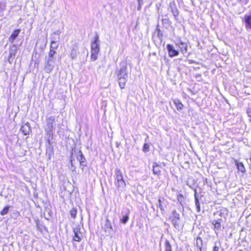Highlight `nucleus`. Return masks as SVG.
Masks as SVG:
<instances>
[{
    "label": "nucleus",
    "instance_id": "nucleus-31",
    "mask_svg": "<svg viewBox=\"0 0 251 251\" xmlns=\"http://www.w3.org/2000/svg\"><path fill=\"white\" fill-rule=\"evenodd\" d=\"M10 207V206H6L5 207H4L2 210L0 212V214L2 216H4L7 214L9 211Z\"/></svg>",
    "mask_w": 251,
    "mask_h": 251
},
{
    "label": "nucleus",
    "instance_id": "nucleus-3",
    "mask_svg": "<svg viewBox=\"0 0 251 251\" xmlns=\"http://www.w3.org/2000/svg\"><path fill=\"white\" fill-rule=\"evenodd\" d=\"M56 61V58L54 56H50L46 58L45 62V69L48 73H50L54 67V64Z\"/></svg>",
    "mask_w": 251,
    "mask_h": 251
},
{
    "label": "nucleus",
    "instance_id": "nucleus-24",
    "mask_svg": "<svg viewBox=\"0 0 251 251\" xmlns=\"http://www.w3.org/2000/svg\"><path fill=\"white\" fill-rule=\"evenodd\" d=\"M115 181H119L123 179L122 171L119 169H116L115 173Z\"/></svg>",
    "mask_w": 251,
    "mask_h": 251
},
{
    "label": "nucleus",
    "instance_id": "nucleus-12",
    "mask_svg": "<svg viewBox=\"0 0 251 251\" xmlns=\"http://www.w3.org/2000/svg\"><path fill=\"white\" fill-rule=\"evenodd\" d=\"M244 22L245 24L246 28L247 30L251 29V11L249 14L244 16Z\"/></svg>",
    "mask_w": 251,
    "mask_h": 251
},
{
    "label": "nucleus",
    "instance_id": "nucleus-34",
    "mask_svg": "<svg viewBox=\"0 0 251 251\" xmlns=\"http://www.w3.org/2000/svg\"><path fill=\"white\" fill-rule=\"evenodd\" d=\"M70 213L71 217L75 219L76 216L77 210L75 208H73L72 210H70Z\"/></svg>",
    "mask_w": 251,
    "mask_h": 251
},
{
    "label": "nucleus",
    "instance_id": "nucleus-42",
    "mask_svg": "<svg viewBox=\"0 0 251 251\" xmlns=\"http://www.w3.org/2000/svg\"><path fill=\"white\" fill-rule=\"evenodd\" d=\"M71 164H72V165H73L72 160H71Z\"/></svg>",
    "mask_w": 251,
    "mask_h": 251
},
{
    "label": "nucleus",
    "instance_id": "nucleus-19",
    "mask_svg": "<svg viewBox=\"0 0 251 251\" xmlns=\"http://www.w3.org/2000/svg\"><path fill=\"white\" fill-rule=\"evenodd\" d=\"M118 79V83L121 89H124L125 87V84L127 81L128 77H117Z\"/></svg>",
    "mask_w": 251,
    "mask_h": 251
},
{
    "label": "nucleus",
    "instance_id": "nucleus-25",
    "mask_svg": "<svg viewBox=\"0 0 251 251\" xmlns=\"http://www.w3.org/2000/svg\"><path fill=\"white\" fill-rule=\"evenodd\" d=\"M58 47V44L55 45V47H54L53 45H50V50L48 54V56H54L56 53L55 49H57Z\"/></svg>",
    "mask_w": 251,
    "mask_h": 251
},
{
    "label": "nucleus",
    "instance_id": "nucleus-29",
    "mask_svg": "<svg viewBox=\"0 0 251 251\" xmlns=\"http://www.w3.org/2000/svg\"><path fill=\"white\" fill-rule=\"evenodd\" d=\"M53 154V147H49L46 149V155L48 156L49 159H50L51 156Z\"/></svg>",
    "mask_w": 251,
    "mask_h": 251
},
{
    "label": "nucleus",
    "instance_id": "nucleus-30",
    "mask_svg": "<svg viewBox=\"0 0 251 251\" xmlns=\"http://www.w3.org/2000/svg\"><path fill=\"white\" fill-rule=\"evenodd\" d=\"M237 167L238 170L239 171H240L243 173L244 172H245V168L244 166L242 163H237Z\"/></svg>",
    "mask_w": 251,
    "mask_h": 251
},
{
    "label": "nucleus",
    "instance_id": "nucleus-37",
    "mask_svg": "<svg viewBox=\"0 0 251 251\" xmlns=\"http://www.w3.org/2000/svg\"><path fill=\"white\" fill-rule=\"evenodd\" d=\"M157 206L160 208L161 211H164V207L162 205V201L161 199H159L158 201Z\"/></svg>",
    "mask_w": 251,
    "mask_h": 251
},
{
    "label": "nucleus",
    "instance_id": "nucleus-36",
    "mask_svg": "<svg viewBox=\"0 0 251 251\" xmlns=\"http://www.w3.org/2000/svg\"><path fill=\"white\" fill-rule=\"evenodd\" d=\"M149 148H150L149 145L147 143H145L143 145V151L145 152L149 151Z\"/></svg>",
    "mask_w": 251,
    "mask_h": 251
},
{
    "label": "nucleus",
    "instance_id": "nucleus-11",
    "mask_svg": "<svg viewBox=\"0 0 251 251\" xmlns=\"http://www.w3.org/2000/svg\"><path fill=\"white\" fill-rule=\"evenodd\" d=\"M104 230L107 235H111L113 231L111 222L108 219L106 220V222L104 225Z\"/></svg>",
    "mask_w": 251,
    "mask_h": 251
},
{
    "label": "nucleus",
    "instance_id": "nucleus-28",
    "mask_svg": "<svg viewBox=\"0 0 251 251\" xmlns=\"http://www.w3.org/2000/svg\"><path fill=\"white\" fill-rule=\"evenodd\" d=\"M196 245L198 248V250L202 251V241L201 238L198 237L196 239Z\"/></svg>",
    "mask_w": 251,
    "mask_h": 251
},
{
    "label": "nucleus",
    "instance_id": "nucleus-8",
    "mask_svg": "<svg viewBox=\"0 0 251 251\" xmlns=\"http://www.w3.org/2000/svg\"><path fill=\"white\" fill-rule=\"evenodd\" d=\"M130 211L128 208H125L122 211V216L120 218L121 222L123 224H126L129 220Z\"/></svg>",
    "mask_w": 251,
    "mask_h": 251
},
{
    "label": "nucleus",
    "instance_id": "nucleus-20",
    "mask_svg": "<svg viewBox=\"0 0 251 251\" xmlns=\"http://www.w3.org/2000/svg\"><path fill=\"white\" fill-rule=\"evenodd\" d=\"M222 220L219 219L217 221H213L212 222V225L214 226V229L215 230V232L216 234H218L217 231H219L221 230V222Z\"/></svg>",
    "mask_w": 251,
    "mask_h": 251
},
{
    "label": "nucleus",
    "instance_id": "nucleus-27",
    "mask_svg": "<svg viewBox=\"0 0 251 251\" xmlns=\"http://www.w3.org/2000/svg\"><path fill=\"white\" fill-rule=\"evenodd\" d=\"M152 171L154 175L159 176L160 174V170L159 168V166L157 165L156 163H154L153 165Z\"/></svg>",
    "mask_w": 251,
    "mask_h": 251
},
{
    "label": "nucleus",
    "instance_id": "nucleus-21",
    "mask_svg": "<svg viewBox=\"0 0 251 251\" xmlns=\"http://www.w3.org/2000/svg\"><path fill=\"white\" fill-rule=\"evenodd\" d=\"M17 47L13 45L12 46L10 47V50H9V59H10V58H14L16 53H17Z\"/></svg>",
    "mask_w": 251,
    "mask_h": 251
},
{
    "label": "nucleus",
    "instance_id": "nucleus-41",
    "mask_svg": "<svg viewBox=\"0 0 251 251\" xmlns=\"http://www.w3.org/2000/svg\"><path fill=\"white\" fill-rule=\"evenodd\" d=\"M218 250H219V248L217 247V246L216 245L214 247V248L213 251H218Z\"/></svg>",
    "mask_w": 251,
    "mask_h": 251
},
{
    "label": "nucleus",
    "instance_id": "nucleus-35",
    "mask_svg": "<svg viewBox=\"0 0 251 251\" xmlns=\"http://www.w3.org/2000/svg\"><path fill=\"white\" fill-rule=\"evenodd\" d=\"M6 8V3L4 1H0V13L5 10Z\"/></svg>",
    "mask_w": 251,
    "mask_h": 251
},
{
    "label": "nucleus",
    "instance_id": "nucleus-38",
    "mask_svg": "<svg viewBox=\"0 0 251 251\" xmlns=\"http://www.w3.org/2000/svg\"><path fill=\"white\" fill-rule=\"evenodd\" d=\"M165 251H171V246L168 241L166 242V249Z\"/></svg>",
    "mask_w": 251,
    "mask_h": 251
},
{
    "label": "nucleus",
    "instance_id": "nucleus-14",
    "mask_svg": "<svg viewBox=\"0 0 251 251\" xmlns=\"http://www.w3.org/2000/svg\"><path fill=\"white\" fill-rule=\"evenodd\" d=\"M20 130L25 135H29L31 132V127L28 123L22 126Z\"/></svg>",
    "mask_w": 251,
    "mask_h": 251
},
{
    "label": "nucleus",
    "instance_id": "nucleus-1",
    "mask_svg": "<svg viewBox=\"0 0 251 251\" xmlns=\"http://www.w3.org/2000/svg\"><path fill=\"white\" fill-rule=\"evenodd\" d=\"M55 117L54 116H50L46 119V125L44 129L46 133L47 141L49 145H50L51 139H52L53 133V131L55 128Z\"/></svg>",
    "mask_w": 251,
    "mask_h": 251
},
{
    "label": "nucleus",
    "instance_id": "nucleus-39",
    "mask_svg": "<svg viewBox=\"0 0 251 251\" xmlns=\"http://www.w3.org/2000/svg\"><path fill=\"white\" fill-rule=\"evenodd\" d=\"M138 2V6L137 7V10H140L143 4V0H137Z\"/></svg>",
    "mask_w": 251,
    "mask_h": 251
},
{
    "label": "nucleus",
    "instance_id": "nucleus-6",
    "mask_svg": "<svg viewBox=\"0 0 251 251\" xmlns=\"http://www.w3.org/2000/svg\"><path fill=\"white\" fill-rule=\"evenodd\" d=\"M61 33V31L60 30H56L55 31H54L51 35H50V45H54V44H58V42L60 40V34Z\"/></svg>",
    "mask_w": 251,
    "mask_h": 251
},
{
    "label": "nucleus",
    "instance_id": "nucleus-33",
    "mask_svg": "<svg viewBox=\"0 0 251 251\" xmlns=\"http://www.w3.org/2000/svg\"><path fill=\"white\" fill-rule=\"evenodd\" d=\"M177 201L180 203V204L182 205V202L184 201V198L182 194H179L177 195Z\"/></svg>",
    "mask_w": 251,
    "mask_h": 251
},
{
    "label": "nucleus",
    "instance_id": "nucleus-32",
    "mask_svg": "<svg viewBox=\"0 0 251 251\" xmlns=\"http://www.w3.org/2000/svg\"><path fill=\"white\" fill-rule=\"evenodd\" d=\"M159 25H157L156 31L157 33V36L158 38L161 39L163 37V33L161 31V30L160 29V28L158 27Z\"/></svg>",
    "mask_w": 251,
    "mask_h": 251
},
{
    "label": "nucleus",
    "instance_id": "nucleus-10",
    "mask_svg": "<svg viewBox=\"0 0 251 251\" xmlns=\"http://www.w3.org/2000/svg\"><path fill=\"white\" fill-rule=\"evenodd\" d=\"M71 51L70 53V57L72 60L76 58L78 54L79 47L77 44H75L71 47Z\"/></svg>",
    "mask_w": 251,
    "mask_h": 251
},
{
    "label": "nucleus",
    "instance_id": "nucleus-5",
    "mask_svg": "<svg viewBox=\"0 0 251 251\" xmlns=\"http://www.w3.org/2000/svg\"><path fill=\"white\" fill-rule=\"evenodd\" d=\"M120 69H117L116 71L117 77H128L126 63L122 62L120 63Z\"/></svg>",
    "mask_w": 251,
    "mask_h": 251
},
{
    "label": "nucleus",
    "instance_id": "nucleus-9",
    "mask_svg": "<svg viewBox=\"0 0 251 251\" xmlns=\"http://www.w3.org/2000/svg\"><path fill=\"white\" fill-rule=\"evenodd\" d=\"M168 55L170 57H174L179 54V51L175 49L173 45L171 44H167L166 46Z\"/></svg>",
    "mask_w": 251,
    "mask_h": 251
},
{
    "label": "nucleus",
    "instance_id": "nucleus-2",
    "mask_svg": "<svg viewBox=\"0 0 251 251\" xmlns=\"http://www.w3.org/2000/svg\"><path fill=\"white\" fill-rule=\"evenodd\" d=\"M100 51L99 36L96 34L94 41L91 44V55L92 61H95L98 58V55Z\"/></svg>",
    "mask_w": 251,
    "mask_h": 251
},
{
    "label": "nucleus",
    "instance_id": "nucleus-4",
    "mask_svg": "<svg viewBox=\"0 0 251 251\" xmlns=\"http://www.w3.org/2000/svg\"><path fill=\"white\" fill-rule=\"evenodd\" d=\"M172 223L174 227L179 230L180 227V215L176 212V210H174L172 212V215L171 217Z\"/></svg>",
    "mask_w": 251,
    "mask_h": 251
},
{
    "label": "nucleus",
    "instance_id": "nucleus-40",
    "mask_svg": "<svg viewBox=\"0 0 251 251\" xmlns=\"http://www.w3.org/2000/svg\"><path fill=\"white\" fill-rule=\"evenodd\" d=\"M247 114L248 117L250 118V121L251 123V109H248L247 111Z\"/></svg>",
    "mask_w": 251,
    "mask_h": 251
},
{
    "label": "nucleus",
    "instance_id": "nucleus-16",
    "mask_svg": "<svg viewBox=\"0 0 251 251\" xmlns=\"http://www.w3.org/2000/svg\"><path fill=\"white\" fill-rule=\"evenodd\" d=\"M77 160H79L81 166H86V160L81 151H79V155L77 156Z\"/></svg>",
    "mask_w": 251,
    "mask_h": 251
},
{
    "label": "nucleus",
    "instance_id": "nucleus-22",
    "mask_svg": "<svg viewBox=\"0 0 251 251\" xmlns=\"http://www.w3.org/2000/svg\"><path fill=\"white\" fill-rule=\"evenodd\" d=\"M162 23L163 26L165 28L168 29L171 25V22L169 20V19L167 18V15H165V18H163L162 20Z\"/></svg>",
    "mask_w": 251,
    "mask_h": 251
},
{
    "label": "nucleus",
    "instance_id": "nucleus-7",
    "mask_svg": "<svg viewBox=\"0 0 251 251\" xmlns=\"http://www.w3.org/2000/svg\"><path fill=\"white\" fill-rule=\"evenodd\" d=\"M176 46L178 47L182 54H185L187 52V44L183 42L180 39L175 41Z\"/></svg>",
    "mask_w": 251,
    "mask_h": 251
},
{
    "label": "nucleus",
    "instance_id": "nucleus-17",
    "mask_svg": "<svg viewBox=\"0 0 251 251\" xmlns=\"http://www.w3.org/2000/svg\"><path fill=\"white\" fill-rule=\"evenodd\" d=\"M21 30L20 29L15 30L9 38V41L12 43H13L16 38L18 36Z\"/></svg>",
    "mask_w": 251,
    "mask_h": 251
},
{
    "label": "nucleus",
    "instance_id": "nucleus-26",
    "mask_svg": "<svg viewBox=\"0 0 251 251\" xmlns=\"http://www.w3.org/2000/svg\"><path fill=\"white\" fill-rule=\"evenodd\" d=\"M173 101L178 110L180 111L183 109V105L179 100L175 99Z\"/></svg>",
    "mask_w": 251,
    "mask_h": 251
},
{
    "label": "nucleus",
    "instance_id": "nucleus-23",
    "mask_svg": "<svg viewBox=\"0 0 251 251\" xmlns=\"http://www.w3.org/2000/svg\"><path fill=\"white\" fill-rule=\"evenodd\" d=\"M194 198H195V205H196V209H197V211L199 213L201 211V207H200V203L199 202V200L198 199V194L196 192V190H195V191Z\"/></svg>",
    "mask_w": 251,
    "mask_h": 251
},
{
    "label": "nucleus",
    "instance_id": "nucleus-13",
    "mask_svg": "<svg viewBox=\"0 0 251 251\" xmlns=\"http://www.w3.org/2000/svg\"><path fill=\"white\" fill-rule=\"evenodd\" d=\"M169 8L170 9L173 16L176 18L179 14L176 4L174 1H172L169 3Z\"/></svg>",
    "mask_w": 251,
    "mask_h": 251
},
{
    "label": "nucleus",
    "instance_id": "nucleus-15",
    "mask_svg": "<svg viewBox=\"0 0 251 251\" xmlns=\"http://www.w3.org/2000/svg\"><path fill=\"white\" fill-rule=\"evenodd\" d=\"M74 236L73 239L75 241L79 242L82 237V234L80 231V228L75 227L74 229Z\"/></svg>",
    "mask_w": 251,
    "mask_h": 251
},
{
    "label": "nucleus",
    "instance_id": "nucleus-18",
    "mask_svg": "<svg viewBox=\"0 0 251 251\" xmlns=\"http://www.w3.org/2000/svg\"><path fill=\"white\" fill-rule=\"evenodd\" d=\"M115 184L117 188L121 191L123 190L126 186V183L124 179L119 181H115Z\"/></svg>",
    "mask_w": 251,
    "mask_h": 251
}]
</instances>
